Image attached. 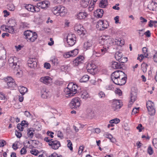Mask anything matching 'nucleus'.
Returning <instances> with one entry per match:
<instances>
[{
    "instance_id": "obj_1",
    "label": "nucleus",
    "mask_w": 157,
    "mask_h": 157,
    "mask_svg": "<svg viewBox=\"0 0 157 157\" xmlns=\"http://www.w3.org/2000/svg\"><path fill=\"white\" fill-rule=\"evenodd\" d=\"M78 87L77 84L71 82L69 84L67 87L64 89V92L67 97L74 96L78 92Z\"/></svg>"
},
{
    "instance_id": "obj_2",
    "label": "nucleus",
    "mask_w": 157,
    "mask_h": 157,
    "mask_svg": "<svg viewBox=\"0 0 157 157\" xmlns=\"http://www.w3.org/2000/svg\"><path fill=\"white\" fill-rule=\"evenodd\" d=\"M99 43L109 48L111 44L114 45V40L110 38L108 36H103L99 40Z\"/></svg>"
},
{
    "instance_id": "obj_3",
    "label": "nucleus",
    "mask_w": 157,
    "mask_h": 157,
    "mask_svg": "<svg viewBox=\"0 0 157 157\" xmlns=\"http://www.w3.org/2000/svg\"><path fill=\"white\" fill-rule=\"evenodd\" d=\"M76 40V38L74 34L71 33L68 34L67 36V41L69 46H72L75 44Z\"/></svg>"
},
{
    "instance_id": "obj_4",
    "label": "nucleus",
    "mask_w": 157,
    "mask_h": 157,
    "mask_svg": "<svg viewBox=\"0 0 157 157\" xmlns=\"http://www.w3.org/2000/svg\"><path fill=\"white\" fill-rule=\"evenodd\" d=\"M121 75L119 76L118 78H117V80L118 82H115V84L119 85H124L126 82L127 77V75L123 71L121 73Z\"/></svg>"
},
{
    "instance_id": "obj_5",
    "label": "nucleus",
    "mask_w": 157,
    "mask_h": 157,
    "mask_svg": "<svg viewBox=\"0 0 157 157\" xmlns=\"http://www.w3.org/2000/svg\"><path fill=\"white\" fill-rule=\"evenodd\" d=\"M80 99L78 97H75L72 99L69 105L72 109H77L80 105Z\"/></svg>"
},
{
    "instance_id": "obj_6",
    "label": "nucleus",
    "mask_w": 157,
    "mask_h": 157,
    "mask_svg": "<svg viewBox=\"0 0 157 157\" xmlns=\"http://www.w3.org/2000/svg\"><path fill=\"white\" fill-rule=\"evenodd\" d=\"M109 26L107 21L104 22V21L99 20L97 22L96 27L99 30H104L107 29Z\"/></svg>"
},
{
    "instance_id": "obj_7",
    "label": "nucleus",
    "mask_w": 157,
    "mask_h": 157,
    "mask_svg": "<svg viewBox=\"0 0 157 157\" xmlns=\"http://www.w3.org/2000/svg\"><path fill=\"white\" fill-rule=\"evenodd\" d=\"M154 104L150 101L147 102L146 106L149 114L151 115H153L155 113V110L154 108Z\"/></svg>"
},
{
    "instance_id": "obj_8",
    "label": "nucleus",
    "mask_w": 157,
    "mask_h": 157,
    "mask_svg": "<svg viewBox=\"0 0 157 157\" xmlns=\"http://www.w3.org/2000/svg\"><path fill=\"white\" fill-rule=\"evenodd\" d=\"M122 102L118 100H113L112 102V107L114 111H118L122 105Z\"/></svg>"
},
{
    "instance_id": "obj_9",
    "label": "nucleus",
    "mask_w": 157,
    "mask_h": 157,
    "mask_svg": "<svg viewBox=\"0 0 157 157\" xmlns=\"http://www.w3.org/2000/svg\"><path fill=\"white\" fill-rule=\"evenodd\" d=\"M74 29L79 35H82L84 36L85 34L86 30L83 26L81 25L76 24L75 26Z\"/></svg>"
},
{
    "instance_id": "obj_10",
    "label": "nucleus",
    "mask_w": 157,
    "mask_h": 157,
    "mask_svg": "<svg viewBox=\"0 0 157 157\" xmlns=\"http://www.w3.org/2000/svg\"><path fill=\"white\" fill-rule=\"evenodd\" d=\"M122 71H114L112 73L111 75V79L114 83L118 82L117 80V78H118L119 76L121 75V73Z\"/></svg>"
},
{
    "instance_id": "obj_11",
    "label": "nucleus",
    "mask_w": 157,
    "mask_h": 157,
    "mask_svg": "<svg viewBox=\"0 0 157 157\" xmlns=\"http://www.w3.org/2000/svg\"><path fill=\"white\" fill-rule=\"evenodd\" d=\"M28 64L31 68H34L37 66L36 59L35 58H29L28 61Z\"/></svg>"
},
{
    "instance_id": "obj_12",
    "label": "nucleus",
    "mask_w": 157,
    "mask_h": 157,
    "mask_svg": "<svg viewBox=\"0 0 157 157\" xmlns=\"http://www.w3.org/2000/svg\"><path fill=\"white\" fill-rule=\"evenodd\" d=\"M88 71L89 73L94 74L96 72L97 68L94 64L92 63H89L87 65Z\"/></svg>"
},
{
    "instance_id": "obj_13",
    "label": "nucleus",
    "mask_w": 157,
    "mask_h": 157,
    "mask_svg": "<svg viewBox=\"0 0 157 157\" xmlns=\"http://www.w3.org/2000/svg\"><path fill=\"white\" fill-rule=\"evenodd\" d=\"M48 144L51 146L52 149L55 150L58 149L60 146L59 142L57 140H51V141L48 143Z\"/></svg>"
},
{
    "instance_id": "obj_14",
    "label": "nucleus",
    "mask_w": 157,
    "mask_h": 157,
    "mask_svg": "<svg viewBox=\"0 0 157 157\" xmlns=\"http://www.w3.org/2000/svg\"><path fill=\"white\" fill-rule=\"evenodd\" d=\"M58 11H59L58 16H63L66 14L67 12V9L62 6H58Z\"/></svg>"
},
{
    "instance_id": "obj_15",
    "label": "nucleus",
    "mask_w": 157,
    "mask_h": 157,
    "mask_svg": "<svg viewBox=\"0 0 157 157\" xmlns=\"http://www.w3.org/2000/svg\"><path fill=\"white\" fill-rule=\"evenodd\" d=\"M16 57H10L8 60L10 65L11 67H13V68L14 69V71H15V69L17 68V67H19V65L16 67L17 65V63L16 62Z\"/></svg>"
},
{
    "instance_id": "obj_16",
    "label": "nucleus",
    "mask_w": 157,
    "mask_h": 157,
    "mask_svg": "<svg viewBox=\"0 0 157 157\" xmlns=\"http://www.w3.org/2000/svg\"><path fill=\"white\" fill-rule=\"evenodd\" d=\"M84 59V57L82 56H80L77 57L73 61V64L75 66L82 63V61Z\"/></svg>"
},
{
    "instance_id": "obj_17",
    "label": "nucleus",
    "mask_w": 157,
    "mask_h": 157,
    "mask_svg": "<svg viewBox=\"0 0 157 157\" xmlns=\"http://www.w3.org/2000/svg\"><path fill=\"white\" fill-rule=\"evenodd\" d=\"M49 92L46 88H43L41 91V97L43 98H47L49 96Z\"/></svg>"
},
{
    "instance_id": "obj_18",
    "label": "nucleus",
    "mask_w": 157,
    "mask_h": 157,
    "mask_svg": "<svg viewBox=\"0 0 157 157\" xmlns=\"http://www.w3.org/2000/svg\"><path fill=\"white\" fill-rule=\"evenodd\" d=\"M124 66L123 64L116 61H113L112 67L114 69H120Z\"/></svg>"
},
{
    "instance_id": "obj_19",
    "label": "nucleus",
    "mask_w": 157,
    "mask_h": 157,
    "mask_svg": "<svg viewBox=\"0 0 157 157\" xmlns=\"http://www.w3.org/2000/svg\"><path fill=\"white\" fill-rule=\"evenodd\" d=\"M52 79L48 76H45L41 77L40 81L45 84H48L50 82Z\"/></svg>"
},
{
    "instance_id": "obj_20",
    "label": "nucleus",
    "mask_w": 157,
    "mask_h": 157,
    "mask_svg": "<svg viewBox=\"0 0 157 157\" xmlns=\"http://www.w3.org/2000/svg\"><path fill=\"white\" fill-rule=\"evenodd\" d=\"M48 2L47 1H43L39 2L37 6L41 9H45L48 7Z\"/></svg>"
},
{
    "instance_id": "obj_21",
    "label": "nucleus",
    "mask_w": 157,
    "mask_h": 157,
    "mask_svg": "<svg viewBox=\"0 0 157 157\" xmlns=\"http://www.w3.org/2000/svg\"><path fill=\"white\" fill-rule=\"evenodd\" d=\"M157 7V3L152 1L148 5V8L150 10H154Z\"/></svg>"
},
{
    "instance_id": "obj_22",
    "label": "nucleus",
    "mask_w": 157,
    "mask_h": 157,
    "mask_svg": "<svg viewBox=\"0 0 157 157\" xmlns=\"http://www.w3.org/2000/svg\"><path fill=\"white\" fill-rule=\"evenodd\" d=\"M14 27L9 25L7 27L6 25H3L1 26V28L2 29L5 28L6 30H8V32L11 33H14ZM6 31H7V30H6Z\"/></svg>"
},
{
    "instance_id": "obj_23",
    "label": "nucleus",
    "mask_w": 157,
    "mask_h": 157,
    "mask_svg": "<svg viewBox=\"0 0 157 157\" xmlns=\"http://www.w3.org/2000/svg\"><path fill=\"white\" fill-rule=\"evenodd\" d=\"M37 37V34L36 32H33L32 35L30 36L28 41L31 42H34Z\"/></svg>"
},
{
    "instance_id": "obj_24",
    "label": "nucleus",
    "mask_w": 157,
    "mask_h": 157,
    "mask_svg": "<svg viewBox=\"0 0 157 157\" xmlns=\"http://www.w3.org/2000/svg\"><path fill=\"white\" fill-rule=\"evenodd\" d=\"M25 7V9L28 11L35 13V11H36L35 6L32 5L30 4L26 5Z\"/></svg>"
},
{
    "instance_id": "obj_25",
    "label": "nucleus",
    "mask_w": 157,
    "mask_h": 157,
    "mask_svg": "<svg viewBox=\"0 0 157 157\" xmlns=\"http://www.w3.org/2000/svg\"><path fill=\"white\" fill-rule=\"evenodd\" d=\"M77 17L80 19H85L87 16V14L85 12H81L77 14Z\"/></svg>"
},
{
    "instance_id": "obj_26",
    "label": "nucleus",
    "mask_w": 157,
    "mask_h": 157,
    "mask_svg": "<svg viewBox=\"0 0 157 157\" xmlns=\"http://www.w3.org/2000/svg\"><path fill=\"white\" fill-rule=\"evenodd\" d=\"M92 45V42L91 40H88L84 43V48L86 50L90 49Z\"/></svg>"
},
{
    "instance_id": "obj_27",
    "label": "nucleus",
    "mask_w": 157,
    "mask_h": 157,
    "mask_svg": "<svg viewBox=\"0 0 157 157\" xmlns=\"http://www.w3.org/2000/svg\"><path fill=\"white\" fill-rule=\"evenodd\" d=\"M81 97L82 98L84 99H86L88 98H90L89 94L86 90L82 91Z\"/></svg>"
},
{
    "instance_id": "obj_28",
    "label": "nucleus",
    "mask_w": 157,
    "mask_h": 157,
    "mask_svg": "<svg viewBox=\"0 0 157 157\" xmlns=\"http://www.w3.org/2000/svg\"><path fill=\"white\" fill-rule=\"evenodd\" d=\"M7 85L8 86V88H9L11 89H13L17 87V85L15 83L14 80L12 81V82H8V83L7 84Z\"/></svg>"
},
{
    "instance_id": "obj_29",
    "label": "nucleus",
    "mask_w": 157,
    "mask_h": 157,
    "mask_svg": "<svg viewBox=\"0 0 157 157\" xmlns=\"http://www.w3.org/2000/svg\"><path fill=\"white\" fill-rule=\"evenodd\" d=\"M89 0H80V4L82 7H86L89 5Z\"/></svg>"
},
{
    "instance_id": "obj_30",
    "label": "nucleus",
    "mask_w": 157,
    "mask_h": 157,
    "mask_svg": "<svg viewBox=\"0 0 157 157\" xmlns=\"http://www.w3.org/2000/svg\"><path fill=\"white\" fill-rule=\"evenodd\" d=\"M33 32L29 30L25 31L24 32V35L25 36V38L28 39L30 36L32 35Z\"/></svg>"
},
{
    "instance_id": "obj_31",
    "label": "nucleus",
    "mask_w": 157,
    "mask_h": 157,
    "mask_svg": "<svg viewBox=\"0 0 157 157\" xmlns=\"http://www.w3.org/2000/svg\"><path fill=\"white\" fill-rule=\"evenodd\" d=\"M19 91L22 95H24L28 91L27 89L24 86H20L18 88Z\"/></svg>"
},
{
    "instance_id": "obj_32",
    "label": "nucleus",
    "mask_w": 157,
    "mask_h": 157,
    "mask_svg": "<svg viewBox=\"0 0 157 157\" xmlns=\"http://www.w3.org/2000/svg\"><path fill=\"white\" fill-rule=\"evenodd\" d=\"M122 57V54L121 52H117L115 54V58L118 61Z\"/></svg>"
},
{
    "instance_id": "obj_33",
    "label": "nucleus",
    "mask_w": 157,
    "mask_h": 157,
    "mask_svg": "<svg viewBox=\"0 0 157 157\" xmlns=\"http://www.w3.org/2000/svg\"><path fill=\"white\" fill-rule=\"evenodd\" d=\"M124 41L120 38L116 39L114 40L115 44L121 46L122 45L124 44Z\"/></svg>"
},
{
    "instance_id": "obj_34",
    "label": "nucleus",
    "mask_w": 157,
    "mask_h": 157,
    "mask_svg": "<svg viewBox=\"0 0 157 157\" xmlns=\"http://www.w3.org/2000/svg\"><path fill=\"white\" fill-rule=\"evenodd\" d=\"M90 78V77L87 75H84L80 80V82H86Z\"/></svg>"
},
{
    "instance_id": "obj_35",
    "label": "nucleus",
    "mask_w": 157,
    "mask_h": 157,
    "mask_svg": "<svg viewBox=\"0 0 157 157\" xmlns=\"http://www.w3.org/2000/svg\"><path fill=\"white\" fill-rule=\"evenodd\" d=\"M96 12L97 13V16L96 17L98 18H101L103 16V10L101 9H98L97 10Z\"/></svg>"
},
{
    "instance_id": "obj_36",
    "label": "nucleus",
    "mask_w": 157,
    "mask_h": 157,
    "mask_svg": "<svg viewBox=\"0 0 157 157\" xmlns=\"http://www.w3.org/2000/svg\"><path fill=\"white\" fill-rule=\"evenodd\" d=\"M136 94L135 93H133V92L131 93V100L130 102L133 103L134 101L136 100Z\"/></svg>"
},
{
    "instance_id": "obj_37",
    "label": "nucleus",
    "mask_w": 157,
    "mask_h": 157,
    "mask_svg": "<svg viewBox=\"0 0 157 157\" xmlns=\"http://www.w3.org/2000/svg\"><path fill=\"white\" fill-rule=\"evenodd\" d=\"M107 5V0H102L99 3V6L101 8H105Z\"/></svg>"
},
{
    "instance_id": "obj_38",
    "label": "nucleus",
    "mask_w": 157,
    "mask_h": 157,
    "mask_svg": "<svg viewBox=\"0 0 157 157\" xmlns=\"http://www.w3.org/2000/svg\"><path fill=\"white\" fill-rule=\"evenodd\" d=\"M58 6H56L52 8V12L55 15L58 16Z\"/></svg>"
},
{
    "instance_id": "obj_39",
    "label": "nucleus",
    "mask_w": 157,
    "mask_h": 157,
    "mask_svg": "<svg viewBox=\"0 0 157 157\" xmlns=\"http://www.w3.org/2000/svg\"><path fill=\"white\" fill-rule=\"evenodd\" d=\"M147 64L145 63H143L141 65L142 69L143 72L145 73L146 72Z\"/></svg>"
},
{
    "instance_id": "obj_40",
    "label": "nucleus",
    "mask_w": 157,
    "mask_h": 157,
    "mask_svg": "<svg viewBox=\"0 0 157 157\" xmlns=\"http://www.w3.org/2000/svg\"><path fill=\"white\" fill-rule=\"evenodd\" d=\"M51 61L54 65H57L58 63V61L57 59L55 57L51 59Z\"/></svg>"
},
{
    "instance_id": "obj_41",
    "label": "nucleus",
    "mask_w": 157,
    "mask_h": 157,
    "mask_svg": "<svg viewBox=\"0 0 157 157\" xmlns=\"http://www.w3.org/2000/svg\"><path fill=\"white\" fill-rule=\"evenodd\" d=\"M29 24L26 22H21L20 23V27L21 28H25L28 27Z\"/></svg>"
},
{
    "instance_id": "obj_42",
    "label": "nucleus",
    "mask_w": 157,
    "mask_h": 157,
    "mask_svg": "<svg viewBox=\"0 0 157 157\" xmlns=\"http://www.w3.org/2000/svg\"><path fill=\"white\" fill-rule=\"evenodd\" d=\"M16 21L13 19L10 20L8 21V24L10 25V26H15L16 25Z\"/></svg>"
},
{
    "instance_id": "obj_43",
    "label": "nucleus",
    "mask_w": 157,
    "mask_h": 157,
    "mask_svg": "<svg viewBox=\"0 0 157 157\" xmlns=\"http://www.w3.org/2000/svg\"><path fill=\"white\" fill-rule=\"evenodd\" d=\"M63 56L65 58L73 57L72 55H71V52L70 51L65 53L63 55Z\"/></svg>"
},
{
    "instance_id": "obj_44",
    "label": "nucleus",
    "mask_w": 157,
    "mask_h": 157,
    "mask_svg": "<svg viewBox=\"0 0 157 157\" xmlns=\"http://www.w3.org/2000/svg\"><path fill=\"white\" fill-rule=\"evenodd\" d=\"M105 136V137L109 139L111 142H114L115 141V139L113 138L112 135L111 134H106Z\"/></svg>"
},
{
    "instance_id": "obj_45",
    "label": "nucleus",
    "mask_w": 157,
    "mask_h": 157,
    "mask_svg": "<svg viewBox=\"0 0 157 157\" xmlns=\"http://www.w3.org/2000/svg\"><path fill=\"white\" fill-rule=\"evenodd\" d=\"M120 122V120L118 118H115L112 120H111L109 121L110 123H113V124H118Z\"/></svg>"
},
{
    "instance_id": "obj_46",
    "label": "nucleus",
    "mask_w": 157,
    "mask_h": 157,
    "mask_svg": "<svg viewBox=\"0 0 157 157\" xmlns=\"http://www.w3.org/2000/svg\"><path fill=\"white\" fill-rule=\"evenodd\" d=\"M109 48L105 47L103 46L102 49H101V55H104L105 53L107 52V50Z\"/></svg>"
},
{
    "instance_id": "obj_47",
    "label": "nucleus",
    "mask_w": 157,
    "mask_h": 157,
    "mask_svg": "<svg viewBox=\"0 0 157 157\" xmlns=\"http://www.w3.org/2000/svg\"><path fill=\"white\" fill-rule=\"evenodd\" d=\"M98 96L100 98H104L105 96V93L103 91H100L98 93Z\"/></svg>"
},
{
    "instance_id": "obj_48",
    "label": "nucleus",
    "mask_w": 157,
    "mask_h": 157,
    "mask_svg": "<svg viewBox=\"0 0 157 157\" xmlns=\"http://www.w3.org/2000/svg\"><path fill=\"white\" fill-rule=\"evenodd\" d=\"M128 60V59L127 57H122V58L119 60V62L121 63H125Z\"/></svg>"
},
{
    "instance_id": "obj_49",
    "label": "nucleus",
    "mask_w": 157,
    "mask_h": 157,
    "mask_svg": "<svg viewBox=\"0 0 157 157\" xmlns=\"http://www.w3.org/2000/svg\"><path fill=\"white\" fill-rule=\"evenodd\" d=\"M156 24H157V21L150 20L149 22L148 25L149 27H151L153 25H155Z\"/></svg>"
},
{
    "instance_id": "obj_50",
    "label": "nucleus",
    "mask_w": 157,
    "mask_h": 157,
    "mask_svg": "<svg viewBox=\"0 0 157 157\" xmlns=\"http://www.w3.org/2000/svg\"><path fill=\"white\" fill-rule=\"evenodd\" d=\"M8 8L10 11H14L15 10V7L13 5L9 4L8 5Z\"/></svg>"
},
{
    "instance_id": "obj_51",
    "label": "nucleus",
    "mask_w": 157,
    "mask_h": 157,
    "mask_svg": "<svg viewBox=\"0 0 157 157\" xmlns=\"http://www.w3.org/2000/svg\"><path fill=\"white\" fill-rule=\"evenodd\" d=\"M17 68H16L15 69H16ZM17 70V72L16 73V75L17 77H21V75H22L23 74V72L22 71L20 70H17V69H16L15 70Z\"/></svg>"
},
{
    "instance_id": "obj_52",
    "label": "nucleus",
    "mask_w": 157,
    "mask_h": 157,
    "mask_svg": "<svg viewBox=\"0 0 157 157\" xmlns=\"http://www.w3.org/2000/svg\"><path fill=\"white\" fill-rule=\"evenodd\" d=\"M101 54L100 53L95 51H94L93 53V57H99L101 56Z\"/></svg>"
},
{
    "instance_id": "obj_53",
    "label": "nucleus",
    "mask_w": 157,
    "mask_h": 157,
    "mask_svg": "<svg viewBox=\"0 0 157 157\" xmlns=\"http://www.w3.org/2000/svg\"><path fill=\"white\" fill-rule=\"evenodd\" d=\"M68 144H67V147L70 149L71 150H73L72 144L71 141L70 140H67Z\"/></svg>"
},
{
    "instance_id": "obj_54",
    "label": "nucleus",
    "mask_w": 157,
    "mask_h": 157,
    "mask_svg": "<svg viewBox=\"0 0 157 157\" xmlns=\"http://www.w3.org/2000/svg\"><path fill=\"white\" fill-rule=\"evenodd\" d=\"M143 54L144 55L145 57H147L148 56V54L147 53V49L146 47H144L143 48Z\"/></svg>"
},
{
    "instance_id": "obj_55",
    "label": "nucleus",
    "mask_w": 157,
    "mask_h": 157,
    "mask_svg": "<svg viewBox=\"0 0 157 157\" xmlns=\"http://www.w3.org/2000/svg\"><path fill=\"white\" fill-rule=\"evenodd\" d=\"M30 153L35 155H37L39 153L38 151L36 149H32L30 151Z\"/></svg>"
},
{
    "instance_id": "obj_56",
    "label": "nucleus",
    "mask_w": 157,
    "mask_h": 157,
    "mask_svg": "<svg viewBox=\"0 0 157 157\" xmlns=\"http://www.w3.org/2000/svg\"><path fill=\"white\" fill-rule=\"evenodd\" d=\"M20 124L23 127H26L28 125V123L26 121H21V123Z\"/></svg>"
},
{
    "instance_id": "obj_57",
    "label": "nucleus",
    "mask_w": 157,
    "mask_h": 157,
    "mask_svg": "<svg viewBox=\"0 0 157 157\" xmlns=\"http://www.w3.org/2000/svg\"><path fill=\"white\" fill-rule=\"evenodd\" d=\"M13 80H14L11 77H8L6 78V81L7 84H8V82H10Z\"/></svg>"
},
{
    "instance_id": "obj_58",
    "label": "nucleus",
    "mask_w": 157,
    "mask_h": 157,
    "mask_svg": "<svg viewBox=\"0 0 157 157\" xmlns=\"http://www.w3.org/2000/svg\"><path fill=\"white\" fill-rule=\"evenodd\" d=\"M147 152L150 155H151L153 153V150L151 146H149L147 149Z\"/></svg>"
},
{
    "instance_id": "obj_59",
    "label": "nucleus",
    "mask_w": 157,
    "mask_h": 157,
    "mask_svg": "<svg viewBox=\"0 0 157 157\" xmlns=\"http://www.w3.org/2000/svg\"><path fill=\"white\" fill-rule=\"evenodd\" d=\"M21 154V155L25 154L27 152V150L26 148L24 147H22L20 151Z\"/></svg>"
},
{
    "instance_id": "obj_60",
    "label": "nucleus",
    "mask_w": 157,
    "mask_h": 157,
    "mask_svg": "<svg viewBox=\"0 0 157 157\" xmlns=\"http://www.w3.org/2000/svg\"><path fill=\"white\" fill-rule=\"evenodd\" d=\"M152 143L154 147L157 149V138H155L153 139Z\"/></svg>"
},
{
    "instance_id": "obj_61",
    "label": "nucleus",
    "mask_w": 157,
    "mask_h": 157,
    "mask_svg": "<svg viewBox=\"0 0 157 157\" xmlns=\"http://www.w3.org/2000/svg\"><path fill=\"white\" fill-rule=\"evenodd\" d=\"M57 136L58 137L60 138L61 139L63 138V135L60 131H58L57 132Z\"/></svg>"
},
{
    "instance_id": "obj_62",
    "label": "nucleus",
    "mask_w": 157,
    "mask_h": 157,
    "mask_svg": "<svg viewBox=\"0 0 157 157\" xmlns=\"http://www.w3.org/2000/svg\"><path fill=\"white\" fill-rule=\"evenodd\" d=\"M51 67V65L49 63H45L44 64V67L47 69H50Z\"/></svg>"
},
{
    "instance_id": "obj_63",
    "label": "nucleus",
    "mask_w": 157,
    "mask_h": 157,
    "mask_svg": "<svg viewBox=\"0 0 157 157\" xmlns=\"http://www.w3.org/2000/svg\"><path fill=\"white\" fill-rule=\"evenodd\" d=\"M17 128L19 129V130L20 131H23V129L24 128L20 124H18L17 125Z\"/></svg>"
},
{
    "instance_id": "obj_64",
    "label": "nucleus",
    "mask_w": 157,
    "mask_h": 157,
    "mask_svg": "<svg viewBox=\"0 0 157 157\" xmlns=\"http://www.w3.org/2000/svg\"><path fill=\"white\" fill-rule=\"evenodd\" d=\"M27 134L29 137H32L33 136V133L32 132L31 130L29 129V131L27 132Z\"/></svg>"
}]
</instances>
